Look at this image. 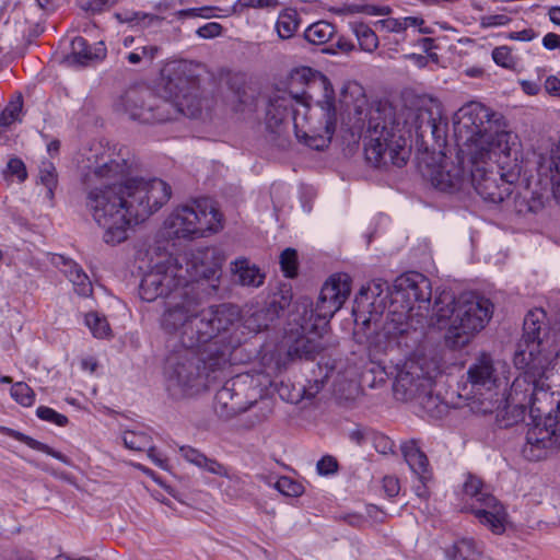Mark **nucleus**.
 <instances>
[{"instance_id":"f257e3e1","label":"nucleus","mask_w":560,"mask_h":560,"mask_svg":"<svg viewBox=\"0 0 560 560\" xmlns=\"http://www.w3.org/2000/svg\"><path fill=\"white\" fill-rule=\"evenodd\" d=\"M132 163L121 150L97 144L90 149L81 167L86 189V209L104 230L103 241L117 245L128 231L159 211L171 198V186L159 178L128 177Z\"/></svg>"},{"instance_id":"f03ea898","label":"nucleus","mask_w":560,"mask_h":560,"mask_svg":"<svg viewBox=\"0 0 560 560\" xmlns=\"http://www.w3.org/2000/svg\"><path fill=\"white\" fill-rule=\"evenodd\" d=\"M453 128L458 147L455 161L444 162L431 177L433 186L442 191L466 188L472 164L498 153L509 156L517 144V135L506 129L505 121L477 102L467 103L455 113Z\"/></svg>"},{"instance_id":"7ed1b4c3","label":"nucleus","mask_w":560,"mask_h":560,"mask_svg":"<svg viewBox=\"0 0 560 560\" xmlns=\"http://www.w3.org/2000/svg\"><path fill=\"white\" fill-rule=\"evenodd\" d=\"M431 295V282L423 275L410 272L396 278L382 330L377 331L378 351H407L418 345L429 324Z\"/></svg>"},{"instance_id":"20e7f679","label":"nucleus","mask_w":560,"mask_h":560,"mask_svg":"<svg viewBox=\"0 0 560 560\" xmlns=\"http://www.w3.org/2000/svg\"><path fill=\"white\" fill-rule=\"evenodd\" d=\"M240 318L236 306L212 305L201 308L197 289L173 294L164 302L160 316L161 329L174 336L185 347H201L228 331Z\"/></svg>"},{"instance_id":"39448f33","label":"nucleus","mask_w":560,"mask_h":560,"mask_svg":"<svg viewBox=\"0 0 560 560\" xmlns=\"http://www.w3.org/2000/svg\"><path fill=\"white\" fill-rule=\"evenodd\" d=\"M229 364V347L212 340L201 347H185L172 351L164 365L165 386L174 399L199 393L207 386L211 373Z\"/></svg>"},{"instance_id":"423d86ee","label":"nucleus","mask_w":560,"mask_h":560,"mask_svg":"<svg viewBox=\"0 0 560 560\" xmlns=\"http://www.w3.org/2000/svg\"><path fill=\"white\" fill-rule=\"evenodd\" d=\"M492 302L476 293L455 296L451 291L440 292L432 306V316L445 328V342L455 349L466 347L490 322Z\"/></svg>"},{"instance_id":"0eeeda50","label":"nucleus","mask_w":560,"mask_h":560,"mask_svg":"<svg viewBox=\"0 0 560 560\" xmlns=\"http://www.w3.org/2000/svg\"><path fill=\"white\" fill-rule=\"evenodd\" d=\"M516 369L523 370L512 382L509 390L506 386L503 392L494 398L492 406H485L483 412H504L511 415L506 425L524 420L526 409L534 413V405L539 400V395L547 396L550 389L548 381L555 372H560V351L555 354L553 363H545L540 359H534L523 364H514Z\"/></svg>"},{"instance_id":"6e6552de","label":"nucleus","mask_w":560,"mask_h":560,"mask_svg":"<svg viewBox=\"0 0 560 560\" xmlns=\"http://www.w3.org/2000/svg\"><path fill=\"white\" fill-rule=\"evenodd\" d=\"M392 114V108L386 105L371 108L368 114L364 152L366 160L375 166L389 161L400 167L408 159L406 139L390 121Z\"/></svg>"},{"instance_id":"1a4fd4ad","label":"nucleus","mask_w":560,"mask_h":560,"mask_svg":"<svg viewBox=\"0 0 560 560\" xmlns=\"http://www.w3.org/2000/svg\"><path fill=\"white\" fill-rule=\"evenodd\" d=\"M339 115L335 91L324 93L313 105L301 102L294 110L293 126L296 139L314 150L327 148L337 129Z\"/></svg>"},{"instance_id":"9d476101","label":"nucleus","mask_w":560,"mask_h":560,"mask_svg":"<svg viewBox=\"0 0 560 560\" xmlns=\"http://www.w3.org/2000/svg\"><path fill=\"white\" fill-rule=\"evenodd\" d=\"M439 370L440 365L435 357L424 347L416 345L415 351L402 363L395 366L394 397L404 402L415 401L419 395L432 389L433 380Z\"/></svg>"},{"instance_id":"9b49d317","label":"nucleus","mask_w":560,"mask_h":560,"mask_svg":"<svg viewBox=\"0 0 560 560\" xmlns=\"http://www.w3.org/2000/svg\"><path fill=\"white\" fill-rule=\"evenodd\" d=\"M518 143L509 156L503 153L492 155L498 158L501 173L487 167V161L476 162L470 167L469 186L485 200L492 203H500L512 194L513 185L521 176L522 166L517 162Z\"/></svg>"},{"instance_id":"f8f14e48","label":"nucleus","mask_w":560,"mask_h":560,"mask_svg":"<svg viewBox=\"0 0 560 560\" xmlns=\"http://www.w3.org/2000/svg\"><path fill=\"white\" fill-rule=\"evenodd\" d=\"M221 226V213L209 198L177 207L164 222L165 235L170 238L202 237L206 232H217Z\"/></svg>"},{"instance_id":"ddd939ff","label":"nucleus","mask_w":560,"mask_h":560,"mask_svg":"<svg viewBox=\"0 0 560 560\" xmlns=\"http://www.w3.org/2000/svg\"><path fill=\"white\" fill-rule=\"evenodd\" d=\"M116 109L142 125L163 124L179 116V107L147 86L129 88L120 96Z\"/></svg>"},{"instance_id":"4468645a","label":"nucleus","mask_w":560,"mask_h":560,"mask_svg":"<svg viewBox=\"0 0 560 560\" xmlns=\"http://www.w3.org/2000/svg\"><path fill=\"white\" fill-rule=\"evenodd\" d=\"M183 262L179 257L170 256L156 262L141 279L139 294L143 301L153 302L160 298L164 302L173 294H182L195 289L186 282Z\"/></svg>"},{"instance_id":"2eb2a0df","label":"nucleus","mask_w":560,"mask_h":560,"mask_svg":"<svg viewBox=\"0 0 560 560\" xmlns=\"http://www.w3.org/2000/svg\"><path fill=\"white\" fill-rule=\"evenodd\" d=\"M162 89L166 98L179 107V116L196 117L201 112L199 80L185 61L168 63L162 71Z\"/></svg>"},{"instance_id":"dca6fc26","label":"nucleus","mask_w":560,"mask_h":560,"mask_svg":"<svg viewBox=\"0 0 560 560\" xmlns=\"http://www.w3.org/2000/svg\"><path fill=\"white\" fill-rule=\"evenodd\" d=\"M384 287L387 288L386 282L380 279L362 287L352 308L357 332L362 334L375 348L377 331L382 330L386 315L384 299L380 298Z\"/></svg>"},{"instance_id":"f3484780","label":"nucleus","mask_w":560,"mask_h":560,"mask_svg":"<svg viewBox=\"0 0 560 560\" xmlns=\"http://www.w3.org/2000/svg\"><path fill=\"white\" fill-rule=\"evenodd\" d=\"M463 490L475 500L471 512L479 522L493 534H503L508 524V513L500 501L485 488L483 482L478 477L469 475Z\"/></svg>"},{"instance_id":"a211bd4d","label":"nucleus","mask_w":560,"mask_h":560,"mask_svg":"<svg viewBox=\"0 0 560 560\" xmlns=\"http://www.w3.org/2000/svg\"><path fill=\"white\" fill-rule=\"evenodd\" d=\"M510 378V366L504 361H495L488 353L478 355L467 370V380L476 392H486L489 397L485 398L492 406L494 398L499 396L498 390L508 385Z\"/></svg>"},{"instance_id":"6ab92c4d","label":"nucleus","mask_w":560,"mask_h":560,"mask_svg":"<svg viewBox=\"0 0 560 560\" xmlns=\"http://www.w3.org/2000/svg\"><path fill=\"white\" fill-rule=\"evenodd\" d=\"M244 388L238 382H226L214 396V410L221 418H232L240 412H244L249 408H255L256 423L266 421L272 413V402L268 398L259 400L246 401L243 399Z\"/></svg>"},{"instance_id":"aec40b11","label":"nucleus","mask_w":560,"mask_h":560,"mask_svg":"<svg viewBox=\"0 0 560 560\" xmlns=\"http://www.w3.org/2000/svg\"><path fill=\"white\" fill-rule=\"evenodd\" d=\"M533 418V424L526 433L523 454L529 460H540L558 448L560 424L558 416L551 413Z\"/></svg>"},{"instance_id":"412c9836","label":"nucleus","mask_w":560,"mask_h":560,"mask_svg":"<svg viewBox=\"0 0 560 560\" xmlns=\"http://www.w3.org/2000/svg\"><path fill=\"white\" fill-rule=\"evenodd\" d=\"M546 330V313L541 308L529 311L523 325V336L517 343L514 354V364H523L534 359H540L545 363H553L555 354L541 349V332Z\"/></svg>"},{"instance_id":"4be33fe9","label":"nucleus","mask_w":560,"mask_h":560,"mask_svg":"<svg viewBox=\"0 0 560 560\" xmlns=\"http://www.w3.org/2000/svg\"><path fill=\"white\" fill-rule=\"evenodd\" d=\"M293 100L287 92H278L270 97L266 112L268 140L279 149L290 147L289 122L293 119Z\"/></svg>"},{"instance_id":"5701e85b","label":"nucleus","mask_w":560,"mask_h":560,"mask_svg":"<svg viewBox=\"0 0 560 560\" xmlns=\"http://www.w3.org/2000/svg\"><path fill=\"white\" fill-rule=\"evenodd\" d=\"M310 315L308 319L304 318L303 323L291 328L285 336L288 346V357L290 359H313L324 349L322 342V332L315 323H312L313 311H304V316Z\"/></svg>"},{"instance_id":"b1692460","label":"nucleus","mask_w":560,"mask_h":560,"mask_svg":"<svg viewBox=\"0 0 560 560\" xmlns=\"http://www.w3.org/2000/svg\"><path fill=\"white\" fill-rule=\"evenodd\" d=\"M179 258L185 271L183 276L186 278L187 283H190L196 289L195 283L206 280L209 281V285L212 289L218 288L221 264L214 249H198L190 253L189 256Z\"/></svg>"},{"instance_id":"393cba45","label":"nucleus","mask_w":560,"mask_h":560,"mask_svg":"<svg viewBox=\"0 0 560 560\" xmlns=\"http://www.w3.org/2000/svg\"><path fill=\"white\" fill-rule=\"evenodd\" d=\"M351 292V278L347 273L332 275L323 285L316 304V316L328 322L347 301Z\"/></svg>"},{"instance_id":"a878e982","label":"nucleus","mask_w":560,"mask_h":560,"mask_svg":"<svg viewBox=\"0 0 560 560\" xmlns=\"http://www.w3.org/2000/svg\"><path fill=\"white\" fill-rule=\"evenodd\" d=\"M416 127L424 136L430 133L436 141H444L447 121L443 116L442 104L432 97H422L418 102Z\"/></svg>"},{"instance_id":"bb28decb","label":"nucleus","mask_w":560,"mask_h":560,"mask_svg":"<svg viewBox=\"0 0 560 560\" xmlns=\"http://www.w3.org/2000/svg\"><path fill=\"white\" fill-rule=\"evenodd\" d=\"M289 85L290 91L287 94L291 95L292 100H295L298 104L312 98L311 93L316 90L322 91V94L331 93L334 90L326 75L313 71L308 67H302L292 71Z\"/></svg>"},{"instance_id":"cd10ccee","label":"nucleus","mask_w":560,"mask_h":560,"mask_svg":"<svg viewBox=\"0 0 560 560\" xmlns=\"http://www.w3.org/2000/svg\"><path fill=\"white\" fill-rule=\"evenodd\" d=\"M401 452L412 472L417 475L422 485L425 486L432 477L427 455L420 450L418 443L413 440L405 442L401 445ZM417 493L419 497H425V487H422V489L418 487Z\"/></svg>"},{"instance_id":"c85d7f7f","label":"nucleus","mask_w":560,"mask_h":560,"mask_svg":"<svg viewBox=\"0 0 560 560\" xmlns=\"http://www.w3.org/2000/svg\"><path fill=\"white\" fill-rule=\"evenodd\" d=\"M179 452L188 463L196 467L219 477H224L231 480L233 479V476L230 474V469L226 466L214 458L207 457L199 450L191 446H182Z\"/></svg>"},{"instance_id":"c756f323","label":"nucleus","mask_w":560,"mask_h":560,"mask_svg":"<svg viewBox=\"0 0 560 560\" xmlns=\"http://www.w3.org/2000/svg\"><path fill=\"white\" fill-rule=\"evenodd\" d=\"M105 48L102 44L92 49L83 37H74L71 42V56L69 60L73 63L85 66L93 60H101L105 57Z\"/></svg>"},{"instance_id":"7c9ffc66","label":"nucleus","mask_w":560,"mask_h":560,"mask_svg":"<svg viewBox=\"0 0 560 560\" xmlns=\"http://www.w3.org/2000/svg\"><path fill=\"white\" fill-rule=\"evenodd\" d=\"M232 271L241 285L258 288L264 283L265 275L245 258L236 259Z\"/></svg>"},{"instance_id":"2f4dec72","label":"nucleus","mask_w":560,"mask_h":560,"mask_svg":"<svg viewBox=\"0 0 560 560\" xmlns=\"http://www.w3.org/2000/svg\"><path fill=\"white\" fill-rule=\"evenodd\" d=\"M63 272L72 282L79 295L88 296L92 293V283L82 268L72 260L63 261Z\"/></svg>"},{"instance_id":"473e14b6","label":"nucleus","mask_w":560,"mask_h":560,"mask_svg":"<svg viewBox=\"0 0 560 560\" xmlns=\"http://www.w3.org/2000/svg\"><path fill=\"white\" fill-rule=\"evenodd\" d=\"M0 431L2 433L13 438V439H15V440L26 444L27 446H30L33 450L46 453L47 455H50V456L55 457L56 459H58V460H60V462H62L65 464H70L69 458L67 456H65L62 453L52 450L47 444H44V443H42V442H39V441L28 436V435H25L22 432H19L16 430H13V429H10V428H5V427H1Z\"/></svg>"},{"instance_id":"72a5a7b5","label":"nucleus","mask_w":560,"mask_h":560,"mask_svg":"<svg viewBox=\"0 0 560 560\" xmlns=\"http://www.w3.org/2000/svg\"><path fill=\"white\" fill-rule=\"evenodd\" d=\"M445 555L448 560H474L476 555H481V550L474 539L463 538L448 547Z\"/></svg>"},{"instance_id":"f704fd0d","label":"nucleus","mask_w":560,"mask_h":560,"mask_svg":"<svg viewBox=\"0 0 560 560\" xmlns=\"http://www.w3.org/2000/svg\"><path fill=\"white\" fill-rule=\"evenodd\" d=\"M300 15L294 9L283 10L277 20L276 30L280 38L289 39L294 36L300 26Z\"/></svg>"},{"instance_id":"c9c22d12","label":"nucleus","mask_w":560,"mask_h":560,"mask_svg":"<svg viewBox=\"0 0 560 560\" xmlns=\"http://www.w3.org/2000/svg\"><path fill=\"white\" fill-rule=\"evenodd\" d=\"M335 34V26L326 21H318L310 25L304 32V38L313 45L327 43Z\"/></svg>"},{"instance_id":"e433bc0d","label":"nucleus","mask_w":560,"mask_h":560,"mask_svg":"<svg viewBox=\"0 0 560 560\" xmlns=\"http://www.w3.org/2000/svg\"><path fill=\"white\" fill-rule=\"evenodd\" d=\"M351 30L355 35L359 46L366 52H373L378 47V38L375 32L365 23L355 22L351 24Z\"/></svg>"},{"instance_id":"4c0bfd02","label":"nucleus","mask_w":560,"mask_h":560,"mask_svg":"<svg viewBox=\"0 0 560 560\" xmlns=\"http://www.w3.org/2000/svg\"><path fill=\"white\" fill-rule=\"evenodd\" d=\"M276 319V311L266 307L252 313L245 319V326L250 331L259 332L267 329Z\"/></svg>"},{"instance_id":"58836bf2","label":"nucleus","mask_w":560,"mask_h":560,"mask_svg":"<svg viewBox=\"0 0 560 560\" xmlns=\"http://www.w3.org/2000/svg\"><path fill=\"white\" fill-rule=\"evenodd\" d=\"M23 108V96L21 93H15L4 109L0 113V128H8L12 124L20 120Z\"/></svg>"},{"instance_id":"ea45409f","label":"nucleus","mask_w":560,"mask_h":560,"mask_svg":"<svg viewBox=\"0 0 560 560\" xmlns=\"http://www.w3.org/2000/svg\"><path fill=\"white\" fill-rule=\"evenodd\" d=\"M323 386L324 381L315 380L313 383H310L308 386H301L298 389L294 388L293 393L289 394L287 397L284 396V390L288 389V387H282L280 396L291 404H299L304 398H314L322 390Z\"/></svg>"},{"instance_id":"a19ab883","label":"nucleus","mask_w":560,"mask_h":560,"mask_svg":"<svg viewBox=\"0 0 560 560\" xmlns=\"http://www.w3.org/2000/svg\"><path fill=\"white\" fill-rule=\"evenodd\" d=\"M40 184L47 188V197L54 198V191L58 184V175L55 165L50 161H43L39 166L38 175Z\"/></svg>"},{"instance_id":"79ce46f5","label":"nucleus","mask_w":560,"mask_h":560,"mask_svg":"<svg viewBox=\"0 0 560 560\" xmlns=\"http://www.w3.org/2000/svg\"><path fill=\"white\" fill-rule=\"evenodd\" d=\"M292 289L289 284H282L278 291L275 292L268 303V308L276 311V317L278 318L280 313L290 306L292 301Z\"/></svg>"},{"instance_id":"37998d69","label":"nucleus","mask_w":560,"mask_h":560,"mask_svg":"<svg viewBox=\"0 0 560 560\" xmlns=\"http://www.w3.org/2000/svg\"><path fill=\"white\" fill-rule=\"evenodd\" d=\"M415 401L431 417H440L445 409V405L432 394V389L419 395Z\"/></svg>"},{"instance_id":"c03bdc74","label":"nucleus","mask_w":560,"mask_h":560,"mask_svg":"<svg viewBox=\"0 0 560 560\" xmlns=\"http://www.w3.org/2000/svg\"><path fill=\"white\" fill-rule=\"evenodd\" d=\"M122 441L127 448L138 452L145 451L152 444L151 436L137 431H126Z\"/></svg>"},{"instance_id":"a18cd8bd","label":"nucleus","mask_w":560,"mask_h":560,"mask_svg":"<svg viewBox=\"0 0 560 560\" xmlns=\"http://www.w3.org/2000/svg\"><path fill=\"white\" fill-rule=\"evenodd\" d=\"M85 324L96 338H106L110 335V327L105 317L97 313H89L85 315Z\"/></svg>"},{"instance_id":"49530a36","label":"nucleus","mask_w":560,"mask_h":560,"mask_svg":"<svg viewBox=\"0 0 560 560\" xmlns=\"http://www.w3.org/2000/svg\"><path fill=\"white\" fill-rule=\"evenodd\" d=\"M160 51V47L156 45H142L136 48L127 55V60L131 65H138L140 62H152Z\"/></svg>"},{"instance_id":"de8ad7c7","label":"nucleus","mask_w":560,"mask_h":560,"mask_svg":"<svg viewBox=\"0 0 560 560\" xmlns=\"http://www.w3.org/2000/svg\"><path fill=\"white\" fill-rule=\"evenodd\" d=\"M11 396L25 407L32 406L35 399L34 390L24 382H18L12 386Z\"/></svg>"},{"instance_id":"09e8293b","label":"nucleus","mask_w":560,"mask_h":560,"mask_svg":"<svg viewBox=\"0 0 560 560\" xmlns=\"http://www.w3.org/2000/svg\"><path fill=\"white\" fill-rule=\"evenodd\" d=\"M224 102L226 107L230 108L231 112L235 114L242 113L247 102L246 92L243 89H231L224 95Z\"/></svg>"},{"instance_id":"8fccbe9b","label":"nucleus","mask_w":560,"mask_h":560,"mask_svg":"<svg viewBox=\"0 0 560 560\" xmlns=\"http://www.w3.org/2000/svg\"><path fill=\"white\" fill-rule=\"evenodd\" d=\"M275 488L287 497H300L304 491L300 482L287 476L280 477L275 483Z\"/></svg>"},{"instance_id":"3c124183","label":"nucleus","mask_w":560,"mask_h":560,"mask_svg":"<svg viewBox=\"0 0 560 560\" xmlns=\"http://www.w3.org/2000/svg\"><path fill=\"white\" fill-rule=\"evenodd\" d=\"M281 269L285 277L293 278L298 271V255L292 248L284 249L280 255Z\"/></svg>"},{"instance_id":"603ef678","label":"nucleus","mask_w":560,"mask_h":560,"mask_svg":"<svg viewBox=\"0 0 560 560\" xmlns=\"http://www.w3.org/2000/svg\"><path fill=\"white\" fill-rule=\"evenodd\" d=\"M278 0H237V2L226 10V15L240 13L244 8H277Z\"/></svg>"},{"instance_id":"864d4df0","label":"nucleus","mask_w":560,"mask_h":560,"mask_svg":"<svg viewBox=\"0 0 560 560\" xmlns=\"http://www.w3.org/2000/svg\"><path fill=\"white\" fill-rule=\"evenodd\" d=\"M36 413L39 419L48 422H52L59 427H65L68 423V418L49 407H38Z\"/></svg>"},{"instance_id":"5fc2aeb1","label":"nucleus","mask_w":560,"mask_h":560,"mask_svg":"<svg viewBox=\"0 0 560 560\" xmlns=\"http://www.w3.org/2000/svg\"><path fill=\"white\" fill-rule=\"evenodd\" d=\"M494 62L503 68H512L514 59L511 50L506 46L497 47L492 51Z\"/></svg>"},{"instance_id":"6e6d98bb","label":"nucleus","mask_w":560,"mask_h":560,"mask_svg":"<svg viewBox=\"0 0 560 560\" xmlns=\"http://www.w3.org/2000/svg\"><path fill=\"white\" fill-rule=\"evenodd\" d=\"M8 174L16 176L19 182H24L27 177L25 164L18 158L10 159L7 165Z\"/></svg>"},{"instance_id":"4d7b16f0","label":"nucleus","mask_w":560,"mask_h":560,"mask_svg":"<svg viewBox=\"0 0 560 560\" xmlns=\"http://www.w3.org/2000/svg\"><path fill=\"white\" fill-rule=\"evenodd\" d=\"M117 0H80V7L84 11L98 13L105 8L113 5Z\"/></svg>"},{"instance_id":"13d9d810","label":"nucleus","mask_w":560,"mask_h":560,"mask_svg":"<svg viewBox=\"0 0 560 560\" xmlns=\"http://www.w3.org/2000/svg\"><path fill=\"white\" fill-rule=\"evenodd\" d=\"M316 468L319 475H330L337 471L338 462L335 457L327 455L317 462Z\"/></svg>"},{"instance_id":"bf43d9fd","label":"nucleus","mask_w":560,"mask_h":560,"mask_svg":"<svg viewBox=\"0 0 560 560\" xmlns=\"http://www.w3.org/2000/svg\"><path fill=\"white\" fill-rule=\"evenodd\" d=\"M222 25L217 22H209L197 30V34L202 38H214L222 33Z\"/></svg>"},{"instance_id":"052dcab7","label":"nucleus","mask_w":560,"mask_h":560,"mask_svg":"<svg viewBox=\"0 0 560 560\" xmlns=\"http://www.w3.org/2000/svg\"><path fill=\"white\" fill-rule=\"evenodd\" d=\"M375 25L381 26L382 28H384L388 32H394V33H399V32L406 30V23H404V20H397V19L381 20V21H377L375 23Z\"/></svg>"},{"instance_id":"680f3d73","label":"nucleus","mask_w":560,"mask_h":560,"mask_svg":"<svg viewBox=\"0 0 560 560\" xmlns=\"http://www.w3.org/2000/svg\"><path fill=\"white\" fill-rule=\"evenodd\" d=\"M509 22L510 18L504 14L488 15L481 19V25L483 27L506 25Z\"/></svg>"},{"instance_id":"e2e57ef3","label":"nucleus","mask_w":560,"mask_h":560,"mask_svg":"<svg viewBox=\"0 0 560 560\" xmlns=\"http://www.w3.org/2000/svg\"><path fill=\"white\" fill-rule=\"evenodd\" d=\"M551 194L557 203L560 205V166L556 165V170L551 171Z\"/></svg>"},{"instance_id":"0e129e2a","label":"nucleus","mask_w":560,"mask_h":560,"mask_svg":"<svg viewBox=\"0 0 560 560\" xmlns=\"http://www.w3.org/2000/svg\"><path fill=\"white\" fill-rule=\"evenodd\" d=\"M383 488L388 497H395L399 493V481L395 477L386 476L383 479Z\"/></svg>"},{"instance_id":"69168bd1","label":"nucleus","mask_w":560,"mask_h":560,"mask_svg":"<svg viewBox=\"0 0 560 560\" xmlns=\"http://www.w3.org/2000/svg\"><path fill=\"white\" fill-rule=\"evenodd\" d=\"M358 12H363L369 15H388L392 10L387 5L377 7V5H361L357 8Z\"/></svg>"},{"instance_id":"338daca9","label":"nucleus","mask_w":560,"mask_h":560,"mask_svg":"<svg viewBox=\"0 0 560 560\" xmlns=\"http://www.w3.org/2000/svg\"><path fill=\"white\" fill-rule=\"evenodd\" d=\"M545 89L548 94L560 97V79L557 77H548L545 81Z\"/></svg>"},{"instance_id":"774afa93","label":"nucleus","mask_w":560,"mask_h":560,"mask_svg":"<svg viewBox=\"0 0 560 560\" xmlns=\"http://www.w3.org/2000/svg\"><path fill=\"white\" fill-rule=\"evenodd\" d=\"M542 44L547 49H556L560 46V35L548 33L542 38Z\"/></svg>"}]
</instances>
